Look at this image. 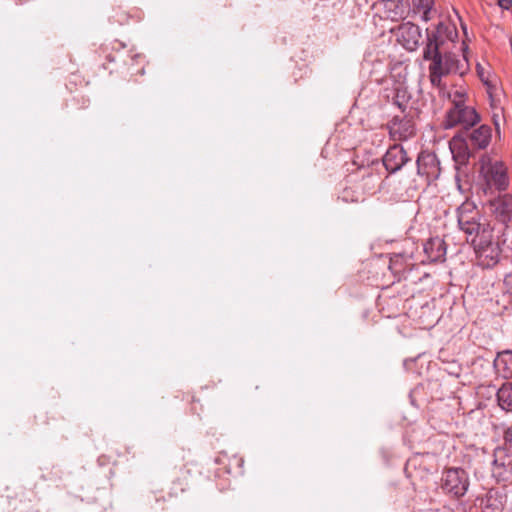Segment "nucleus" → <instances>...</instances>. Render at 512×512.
I'll list each match as a JSON object with an SVG mask.
<instances>
[{
  "mask_svg": "<svg viewBox=\"0 0 512 512\" xmlns=\"http://www.w3.org/2000/svg\"><path fill=\"white\" fill-rule=\"evenodd\" d=\"M444 34L450 40L452 36H457L454 27H448L442 23L438 24L435 30H427L426 44L423 49V59L430 61L428 71L429 80L433 87L443 89L444 84L442 78L447 75L457 74L464 76L470 69L467 58L468 46L462 43V55L459 56L454 52L447 51L444 48Z\"/></svg>",
  "mask_w": 512,
  "mask_h": 512,
  "instance_id": "f257e3e1",
  "label": "nucleus"
},
{
  "mask_svg": "<svg viewBox=\"0 0 512 512\" xmlns=\"http://www.w3.org/2000/svg\"><path fill=\"white\" fill-rule=\"evenodd\" d=\"M492 138V129L487 124L461 129L449 141L453 159L460 165L468 163L476 151L486 149Z\"/></svg>",
  "mask_w": 512,
  "mask_h": 512,
  "instance_id": "f03ea898",
  "label": "nucleus"
},
{
  "mask_svg": "<svg viewBox=\"0 0 512 512\" xmlns=\"http://www.w3.org/2000/svg\"><path fill=\"white\" fill-rule=\"evenodd\" d=\"M480 175L488 190L505 191L509 186L507 167L501 161H493L490 156L480 159Z\"/></svg>",
  "mask_w": 512,
  "mask_h": 512,
  "instance_id": "7ed1b4c3",
  "label": "nucleus"
},
{
  "mask_svg": "<svg viewBox=\"0 0 512 512\" xmlns=\"http://www.w3.org/2000/svg\"><path fill=\"white\" fill-rule=\"evenodd\" d=\"M480 123V115L469 105L451 107L446 111L443 127L450 129L460 126L461 129L472 128Z\"/></svg>",
  "mask_w": 512,
  "mask_h": 512,
  "instance_id": "20e7f679",
  "label": "nucleus"
},
{
  "mask_svg": "<svg viewBox=\"0 0 512 512\" xmlns=\"http://www.w3.org/2000/svg\"><path fill=\"white\" fill-rule=\"evenodd\" d=\"M469 487L468 475L462 468H449L443 472L441 488L454 497L465 495Z\"/></svg>",
  "mask_w": 512,
  "mask_h": 512,
  "instance_id": "39448f33",
  "label": "nucleus"
},
{
  "mask_svg": "<svg viewBox=\"0 0 512 512\" xmlns=\"http://www.w3.org/2000/svg\"><path fill=\"white\" fill-rule=\"evenodd\" d=\"M457 218L460 229L467 235H473L482 224L480 213L471 201H465L458 207Z\"/></svg>",
  "mask_w": 512,
  "mask_h": 512,
  "instance_id": "423d86ee",
  "label": "nucleus"
},
{
  "mask_svg": "<svg viewBox=\"0 0 512 512\" xmlns=\"http://www.w3.org/2000/svg\"><path fill=\"white\" fill-rule=\"evenodd\" d=\"M387 129L393 141H406L416 133L413 118L406 114L395 115L387 123Z\"/></svg>",
  "mask_w": 512,
  "mask_h": 512,
  "instance_id": "0eeeda50",
  "label": "nucleus"
},
{
  "mask_svg": "<svg viewBox=\"0 0 512 512\" xmlns=\"http://www.w3.org/2000/svg\"><path fill=\"white\" fill-rule=\"evenodd\" d=\"M354 175L358 180L356 188L360 189L364 196L375 193L381 179L378 172V162L359 167Z\"/></svg>",
  "mask_w": 512,
  "mask_h": 512,
  "instance_id": "6e6552de",
  "label": "nucleus"
},
{
  "mask_svg": "<svg viewBox=\"0 0 512 512\" xmlns=\"http://www.w3.org/2000/svg\"><path fill=\"white\" fill-rule=\"evenodd\" d=\"M417 173L430 183L440 176V162L435 153L422 151L417 157Z\"/></svg>",
  "mask_w": 512,
  "mask_h": 512,
  "instance_id": "1a4fd4ad",
  "label": "nucleus"
},
{
  "mask_svg": "<svg viewBox=\"0 0 512 512\" xmlns=\"http://www.w3.org/2000/svg\"><path fill=\"white\" fill-rule=\"evenodd\" d=\"M395 34L397 41L408 51H415L422 37L419 26L411 22L400 24Z\"/></svg>",
  "mask_w": 512,
  "mask_h": 512,
  "instance_id": "9d476101",
  "label": "nucleus"
},
{
  "mask_svg": "<svg viewBox=\"0 0 512 512\" xmlns=\"http://www.w3.org/2000/svg\"><path fill=\"white\" fill-rule=\"evenodd\" d=\"M409 161L406 150L400 144L390 146L382 158L383 166L389 174L400 171Z\"/></svg>",
  "mask_w": 512,
  "mask_h": 512,
  "instance_id": "9b49d317",
  "label": "nucleus"
},
{
  "mask_svg": "<svg viewBox=\"0 0 512 512\" xmlns=\"http://www.w3.org/2000/svg\"><path fill=\"white\" fill-rule=\"evenodd\" d=\"M490 207L495 217L503 224L512 218V195L505 193L490 200Z\"/></svg>",
  "mask_w": 512,
  "mask_h": 512,
  "instance_id": "f8f14e48",
  "label": "nucleus"
},
{
  "mask_svg": "<svg viewBox=\"0 0 512 512\" xmlns=\"http://www.w3.org/2000/svg\"><path fill=\"white\" fill-rule=\"evenodd\" d=\"M474 250L476 253L477 264L482 268H492L499 262L501 254L499 243Z\"/></svg>",
  "mask_w": 512,
  "mask_h": 512,
  "instance_id": "ddd939ff",
  "label": "nucleus"
},
{
  "mask_svg": "<svg viewBox=\"0 0 512 512\" xmlns=\"http://www.w3.org/2000/svg\"><path fill=\"white\" fill-rule=\"evenodd\" d=\"M383 8L387 18L398 21L408 14L410 2L409 0H384Z\"/></svg>",
  "mask_w": 512,
  "mask_h": 512,
  "instance_id": "4468645a",
  "label": "nucleus"
},
{
  "mask_svg": "<svg viewBox=\"0 0 512 512\" xmlns=\"http://www.w3.org/2000/svg\"><path fill=\"white\" fill-rule=\"evenodd\" d=\"M424 252L430 262L443 261L446 255V243L440 237L430 238L424 244Z\"/></svg>",
  "mask_w": 512,
  "mask_h": 512,
  "instance_id": "2eb2a0df",
  "label": "nucleus"
},
{
  "mask_svg": "<svg viewBox=\"0 0 512 512\" xmlns=\"http://www.w3.org/2000/svg\"><path fill=\"white\" fill-rule=\"evenodd\" d=\"M478 231L470 235L472 237L471 243L474 249L487 247L492 244H496L494 241L493 231L494 228L488 223H482L480 225V229Z\"/></svg>",
  "mask_w": 512,
  "mask_h": 512,
  "instance_id": "dca6fc26",
  "label": "nucleus"
},
{
  "mask_svg": "<svg viewBox=\"0 0 512 512\" xmlns=\"http://www.w3.org/2000/svg\"><path fill=\"white\" fill-rule=\"evenodd\" d=\"M493 365L497 373L503 378H512V350L498 353Z\"/></svg>",
  "mask_w": 512,
  "mask_h": 512,
  "instance_id": "f3484780",
  "label": "nucleus"
},
{
  "mask_svg": "<svg viewBox=\"0 0 512 512\" xmlns=\"http://www.w3.org/2000/svg\"><path fill=\"white\" fill-rule=\"evenodd\" d=\"M492 472L498 480H507L509 475L512 474V460L510 457L505 456L503 459L495 458Z\"/></svg>",
  "mask_w": 512,
  "mask_h": 512,
  "instance_id": "a211bd4d",
  "label": "nucleus"
},
{
  "mask_svg": "<svg viewBox=\"0 0 512 512\" xmlns=\"http://www.w3.org/2000/svg\"><path fill=\"white\" fill-rule=\"evenodd\" d=\"M497 401L503 410L512 411V383H505L499 388Z\"/></svg>",
  "mask_w": 512,
  "mask_h": 512,
  "instance_id": "6ab92c4d",
  "label": "nucleus"
},
{
  "mask_svg": "<svg viewBox=\"0 0 512 512\" xmlns=\"http://www.w3.org/2000/svg\"><path fill=\"white\" fill-rule=\"evenodd\" d=\"M364 197L361 191H355L352 187L345 188L341 194V198L345 202H360L364 200Z\"/></svg>",
  "mask_w": 512,
  "mask_h": 512,
  "instance_id": "aec40b11",
  "label": "nucleus"
},
{
  "mask_svg": "<svg viewBox=\"0 0 512 512\" xmlns=\"http://www.w3.org/2000/svg\"><path fill=\"white\" fill-rule=\"evenodd\" d=\"M449 98L451 100L452 107L467 105V94L463 89L455 90L454 92L450 93Z\"/></svg>",
  "mask_w": 512,
  "mask_h": 512,
  "instance_id": "412c9836",
  "label": "nucleus"
},
{
  "mask_svg": "<svg viewBox=\"0 0 512 512\" xmlns=\"http://www.w3.org/2000/svg\"><path fill=\"white\" fill-rule=\"evenodd\" d=\"M403 259H404V257L401 254H395V255H393L391 257L390 264H389V269L394 274H401L402 272L405 271V268L402 265Z\"/></svg>",
  "mask_w": 512,
  "mask_h": 512,
  "instance_id": "4be33fe9",
  "label": "nucleus"
},
{
  "mask_svg": "<svg viewBox=\"0 0 512 512\" xmlns=\"http://www.w3.org/2000/svg\"><path fill=\"white\" fill-rule=\"evenodd\" d=\"M417 9L423 11V19L428 21L430 19V11L432 9L433 0H413Z\"/></svg>",
  "mask_w": 512,
  "mask_h": 512,
  "instance_id": "5701e85b",
  "label": "nucleus"
},
{
  "mask_svg": "<svg viewBox=\"0 0 512 512\" xmlns=\"http://www.w3.org/2000/svg\"><path fill=\"white\" fill-rule=\"evenodd\" d=\"M491 99V107L493 109V115L492 119L495 125V129L497 132H499L500 129V115L502 114V108L498 105L497 101L495 100L494 96L490 97Z\"/></svg>",
  "mask_w": 512,
  "mask_h": 512,
  "instance_id": "b1692460",
  "label": "nucleus"
},
{
  "mask_svg": "<svg viewBox=\"0 0 512 512\" xmlns=\"http://www.w3.org/2000/svg\"><path fill=\"white\" fill-rule=\"evenodd\" d=\"M502 291L504 296L508 297V301L512 303V272L505 274Z\"/></svg>",
  "mask_w": 512,
  "mask_h": 512,
  "instance_id": "393cba45",
  "label": "nucleus"
},
{
  "mask_svg": "<svg viewBox=\"0 0 512 512\" xmlns=\"http://www.w3.org/2000/svg\"><path fill=\"white\" fill-rule=\"evenodd\" d=\"M186 488H187L186 478H184V479L178 478L173 482V487L171 488L169 495L171 497L177 496L178 492H184L186 490Z\"/></svg>",
  "mask_w": 512,
  "mask_h": 512,
  "instance_id": "a878e982",
  "label": "nucleus"
},
{
  "mask_svg": "<svg viewBox=\"0 0 512 512\" xmlns=\"http://www.w3.org/2000/svg\"><path fill=\"white\" fill-rule=\"evenodd\" d=\"M477 71L480 79L487 85L489 97H492L493 90H496V86L492 85L491 82L484 77V69L479 64L477 65Z\"/></svg>",
  "mask_w": 512,
  "mask_h": 512,
  "instance_id": "bb28decb",
  "label": "nucleus"
},
{
  "mask_svg": "<svg viewBox=\"0 0 512 512\" xmlns=\"http://www.w3.org/2000/svg\"><path fill=\"white\" fill-rule=\"evenodd\" d=\"M399 90L397 91V94H396V97L394 98V104L397 105L399 107V109L401 110L402 113L405 112V109L407 107V105L401 101L399 98Z\"/></svg>",
  "mask_w": 512,
  "mask_h": 512,
  "instance_id": "cd10ccee",
  "label": "nucleus"
},
{
  "mask_svg": "<svg viewBox=\"0 0 512 512\" xmlns=\"http://www.w3.org/2000/svg\"><path fill=\"white\" fill-rule=\"evenodd\" d=\"M498 5L502 9L508 10L512 6V0H498Z\"/></svg>",
  "mask_w": 512,
  "mask_h": 512,
  "instance_id": "c85d7f7f",
  "label": "nucleus"
}]
</instances>
